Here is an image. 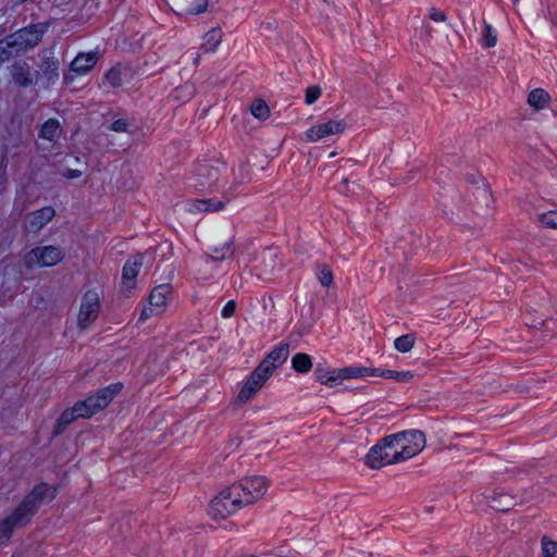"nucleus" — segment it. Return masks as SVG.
<instances>
[{
    "mask_svg": "<svg viewBox=\"0 0 557 557\" xmlns=\"http://www.w3.org/2000/svg\"><path fill=\"white\" fill-rule=\"evenodd\" d=\"M55 497V490L46 483L36 485L21 504L0 521V545L7 543L13 531L27 525L39 506Z\"/></svg>",
    "mask_w": 557,
    "mask_h": 557,
    "instance_id": "obj_1",
    "label": "nucleus"
},
{
    "mask_svg": "<svg viewBox=\"0 0 557 557\" xmlns=\"http://www.w3.org/2000/svg\"><path fill=\"white\" fill-rule=\"evenodd\" d=\"M122 383H112L99 389L95 395L87 397L85 400L75 403L72 408L65 409L54 425L53 435H61L65 429L76 419L90 418L95 413L104 409L122 391Z\"/></svg>",
    "mask_w": 557,
    "mask_h": 557,
    "instance_id": "obj_2",
    "label": "nucleus"
},
{
    "mask_svg": "<svg viewBox=\"0 0 557 557\" xmlns=\"http://www.w3.org/2000/svg\"><path fill=\"white\" fill-rule=\"evenodd\" d=\"M386 449L394 463L408 460L419 454L425 445V436L419 430H408L385 436Z\"/></svg>",
    "mask_w": 557,
    "mask_h": 557,
    "instance_id": "obj_3",
    "label": "nucleus"
},
{
    "mask_svg": "<svg viewBox=\"0 0 557 557\" xmlns=\"http://www.w3.org/2000/svg\"><path fill=\"white\" fill-rule=\"evenodd\" d=\"M47 28L48 26L41 23L29 25L8 36L5 41H0L4 53L9 54L8 60L37 46Z\"/></svg>",
    "mask_w": 557,
    "mask_h": 557,
    "instance_id": "obj_4",
    "label": "nucleus"
},
{
    "mask_svg": "<svg viewBox=\"0 0 557 557\" xmlns=\"http://www.w3.org/2000/svg\"><path fill=\"white\" fill-rule=\"evenodd\" d=\"M246 506L233 484L221 491L210 503L209 515L214 519H224Z\"/></svg>",
    "mask_w": 557,
    "mask_h": 557,
    "instance_id": "obj_5",
    "label": "nucleus"
},
{
    "mask_svg": "<svg viewBox=\"0 0 557 557\" xmlns=\"http://www.w3.org/2000/svg\"><path fill=\"white\" fill-rule=\"evenodd\" d=\"M64 258L62 248L58 246H41L33 248L24 257L25 265L33 267H52L61 262Z\"/></svg>",
    "mask_w": 557,
    "mask_h": 557,
    "instance_id": "obj_6",
    "label": "nucleus"
},
{
    "mask_svg": "<svg viewBox=\"0 0 557 557\" xmlns=\"http://www.w3.org/2000/svg\"><path fill=\"white\" fill-rule=\"evenodd\" d=\"M100 296L94 290H87L81 302L77 325L81 330L88 329L99 317L100 313Z\"/></svg>",
    "mask_w": 557,
    "mask_h": 557,
    "instance_id": "obj_7",
    "label": "nucleus"
},
{
    "mask_svg": "<svg viewBox=\"0 0 557 557\" xmlns=\"http://www.w3.org/2000/svg\"><path fill=\"white\" fill-rule=\"evenodd\" d=\"M233 486L240 494L244 504L250 505L260 499L269 487V482L264 476L245 478Z\"/></svg>",
    "mask_w": 557,
    "mask_h": 557,
    "instance_id": "obj_8",
    "label": "nucleus"
},
{
    "mask_svg": "<svg viewBox=\"0 0 557 557\" xmlns=\"http://www.w3.org/2000/svg\"><path fill=\"white\" fill-rule=\"evenodd\" d=\"M172 287L169 284H161L154 287L149 295V306L145 307L141 311L140 321H145L154 314H160L164 311Z\"/></svg>",
    "mask_w": 557,
    "mask_h": 557,
    "instance_id": "obj_9",
    "label": "nucleus"
},
{
    "mask_svg": "<svg viewBox=\"0 0 557 557\" xmlns=\"http://www.w3.org/2000/svg\"><path fill=\"white\" fill-rule=\"evenodd\" d=\"M270 376L271 375L267 373V370H263V368L258 366L239 391L238 399L242 403H246L251 399L252 396L264 385Z\"/></svg>",
    "mask_w": 557,
    "mask_h": 557,
    "instance_id": "obj_10",
    "label": "nucleus"
},
{
    "mask_svg": "<svg viewBox=\"0 0 557 557\" xmlns=\"http://www.w3.org/2000/svg\"><path fill=\"white\" fill-rule=\"evenodd\" d=\"M345 129V123L341 121H327L318 125L311 126L305 133L307 141L314 143L326 138L331 135L339 134Z\"/></svg>",
    "mask_w": 557,
    "mask_h": 557,
    "instance_id": "obj_11",
    "label": "nucleus"
},
{
    "mask_svg": "<svg viewBox=\"0 0 557 557\" xmlns=\"http://www.w3.org/2000/svg\"><path fill=\"white\" fill-rule=\"evenodd\" d=\"M289 356V345L287 343H281L275 346L268 356L260 362L259 367L267 370L270 375L273 374L275 369L282 366Z\"/></svg>",
    "mask_w": 557,
    "mask_h": 557,
    "instance_id": "obj_12",
    "label": "nucleus"
},
{
    "mask_svg": "<svg viewBox=\"0 0 557 557\" xmlns=\"http://www.w3.org/2000/svg\"><path fill=\"white\" fill-rule=\"evenodd\" d=\"M147 257H149L150 260L153 259L150 253L145 252L136 253L126 260L122 271V278L124 285H126L127 287H134L135 280L144 264V260Z\"/></svg>",
    "mask_w": 557,
    "mask_h": 557,
    "instance_id": "obj_13",
    "label": "nucleus"
},
{
    "mask_svg": "<svg viewBox=\"0 0 557 557\" xmlns=\"http://www.w3.org/2000/svg\"><path fill=\"white\" fill-rule=\"evenodd\" d=\"M55 215V210L51 206L44 207L27 215L25 230L28 233H37L47 225Z\"/></svg>",
    "mask_w": 557,
    "mask_h": 557,
    "instance_id": "obj_14",
    "label": "nucleus"
},
{
    "mask_svg": "<svg viewBox=\"0 0 557 557\" xmlns=\"http://www.w3.org/2000/svg\"><path fill=\"white\" fill-rule=\"evenodd\" d=\"M394 463L389 451L386 449L385 438L370 448L366 455V465L372 469H380L384 466Z\"/></svg>",
    "mask_w": 557,
    "mask_h": 557,
    "instance_id": "obj_15",
    "label": "nucleus"
},
{
    "mask_svg": "<svg viewBox=\"0 0 557 557\" xmlns=\"http://www.w3.org/2000/svg\"><path fill=\"white\" fill-rule=\"evenodd\" d=\"M376 368L368 367H345L341 369H333V374L337 375V385L348 379H359L366 376H375Z\"/></svg>",
    "mask_w": 557,
    "mask_h": 557,
    "instance_id": "obj_16",
    "label": "nucleus"
},
{
    "mask_svg": "<svg viewBox=\"0 0 557 557\" xmlns=\"http://www.w3.org/2000/svg\"><path fill=\"white\" fill-rule=\"evenodd\" d=\"M97 52L78 53L71 62V70L77 74L88 73L98 62Z\"/></svg>",
    "mask_w": 557,
    "mask_h": 557,
    "instance_id": "obj_17",
    "label": "nucleus"
},
{
    "mask_svg": "<svg viewBox=\"0 0 557 557\" xmlns=\"http://www.w3.org/2000/svg\"><path fill=\"white\" fill-rule=\"evenodd\" d=\"M11 75L14 83L21 87H28L34 83V75L26 62H15L11 66Z\"/></svg>",
    "mask_w": 557,
    "mask_h": 557,
    "instance_id": "obj_18",
    "label": "nucleus"
},
{
    "mask_svg": "<svg viewBox=\"0 0 557 557\" xmlns=\"http://www.w3.org/2000/svg\"><path fill=\"white\" fill-rule=\"evenodd\" d=\"M225 207V203L216 199H194L188 201L187 211L190 213L215 212Z\"/></svg>",
    "mask_w": 557,
    "mask_h": 557,
    "instance_id": "obj_19",
    "label": "nucleus"
},
{
    "mask_svg": "<svg viewBox=\"0 0 557 557\" xmlns=\"http://www.w3.org/2000/svg\"><path fill=\"white\" fill-rule=\"evenodd\" d=\"M127 72L128 69L126 66L122 65L121 63H116L106 72L103 84H107L112 88H119L123 85L124 77Z\"/></svg>",
    "mask_w": 557,
    "mask_h": 557,
    "instance_id": "obj_20",
    "label": "nucleus"
},
{
    "mask_svg": "<svg viewBox=\"0 0 557 557\" xmlns=\"http://www.w3.org/2000/svg\"><path fill=\"white\" fill-rule=\"evenodd\" d=\"M222 40V30L220 28H212L207 32L202 38V44L199 48L200 53L207 54L214 52L220 46Z\"/></svg>",
    "mask_w": 557,
    "mask_h": 557,
    "instance_id": "obj_21",
    "label": "nucleus"
},
{
    "mask_svg": "<svg viewBox=\"0 0 557 557\" xmlns=\"http://www.w3.org/2000/svg\"><path fill=\"white\" fill-rule=\"evenodd\" d=\"M61 133V126L57 119L47 120L39 132V137L49 141H54L59 138Z\"/></svg>",
    "mask_w": 557,
    "mask_h": 557,
    "instance_id": "obj_22",
    "label": "nucleus"
},
{
    "mask_svg": "<svg viewBox=\"0 0 557 557\" xmlns=\"http://www.w3.org/2000/svg\"><path fill=\"white\" fill-rule=\"evenodd\" d=\"M314 379L329 387L337 385V375L333 374V370L326 369L323 363L317 364L314 369Z\"/></svg>",
    "mask_w": 557,
    "mask_h": 557,
    "instance_id": "obj_23",
    "label": "nucleus"
},
{
    "mask_svg": "<svg viewBox=\"0 0 557 557\" xmlns=\"http://www.w3.org/2000/svg\"><path fill=\"white\" fill-rule=\"evenodd\" d=\"M59 63L58 61H48L46 66L42 69L41 79L46 88L55 84L59 79Z\"/></svg>",
    "mask_w": 557,
    "mask_h": 557,
    "instance_id": "obj_24",
    "label": "nucleus"
},
{
    "mask_svg": "<svg viewBox=\"0 0 557 557\" xmlns=\"http://www.w3.org/2000/svg\"><path fill=\"white\" fill-rule=\"evenodd\" d=\"M312 366V359L308 354L297 352L292 358V368L298 373H308Z\"/></svg>",
    "mask_w": 557,
    "mask_h": 557,
    "instance_id": "obj_25",
    "label": "nucleus"
},
{
    "mask_svg": "<svg viewBox=\"0 0 557 557\" xmlns=\"http://www.w3.org/2000/svg\"><path fill=\"white\" fill-rule=\"evenodd\" d=\"M375 376L392 379L396 382H410L414 374L411 371L382 370L376 368Z\"/></svg>",
    "mask_w": 557,
    "mask_h": 557,
    "instance_id": "obj_26",
    "label": "nucleus"
},
{
    "mask_svg": "<svg viewBox=\"0 0 557 557\" xmlns=\"http://www.w3.org/2000/svg\"><path fill=\"white\" fill-rule=\"evenodd\" d=\"M548 100L549 95L542 88L531 90L528 96V103L537 110L543 109Z\"/></svg>",
    "mask_w": 557,
    "mask_h": 557,
    "instance_id": "obj_27",
    "label": "nucleus"
},
{
    "mask_svg": "<svg viewBox=\"0 0 557 557\" xmlns=\"http://www.w3.org/2000/svg\"><path fill=\"white\" fill-rule=\"evenodd\" d=\"M315 276L319 283L323 287H330L333 283V272L331 268L325 263H318L314 270Z\"/></svg>",
    "mask_w": 557,
    "mask_h": 557,
    "instance_id": "obj_28",
    "label": "nucleus"
},
{
    "mask_svg": "<svg viewBox=\"0 0 557 557\" xmlns=\"http://www.w3.org/2000/svg\"><path fill=\"white\" fill-rule=\"evenodd\" d=\"M234 253V247L232 243H223L211 249L210 258L214 261H223Z\"/></svg>",
    "mask_w": 557,
    "mask_h": 557,
    "instance_id": "obj_29",
    "label": "nucleus"
},
{
    "mask_svg": "<svg viewBox=\"0 0 557 557\" xmlns=\"http://www.w3.org/2000/svg\"><path fill=\"white\" fill-rule=\"evenodd\" d=\"M198 176L206 177L208 180V182H205L201 178L199 180V185L202 188H206L207 186L211 187L212 183L218 180V169L205 164L199 169Z\"/></svg>",
    "mask_w": 557,
    "mask_h": 557,
    "instance_id": "obj_30",
    "label": "nucleus"
},
{
    "mask_svg": "<svg viewBox=\"0 0 557 557\" xmlns=\"http://www.w3.org/2000/svg\"><path fill=\"white\" fill-rule=\"evenodd\" d=\"M416 343V336L412 333L401 335L394 341V347L399 352L410 351Z\"/></svg>",
    "mask_w": 557,
    "mask_h": 557,
    "instance_id": "obj_31",
    "label": "nucleus"
},
{
    "mask_svg": "<svg viewBox=\"0 0 557 557\" xmlns=\"http://www.w3.org/2000/svg\"><path fill=\"white\" fill-rule=\"evenodd\" d=\"M250 112L255 117L261 121H264L270 116V108L264 100L253 101L250 107Z\"/></svg>",
    "mask_w": 557,
    "mask_h": 557,
    "instance_id": "obj_32",
    "label": "nucleus"
},
{
    "mask_svg": "<svg viewBox=\"0 0 557 557\" xmlns=\"http://www.w3.org/2000/svg\"><path fill=\"white\" fill-rule=\"evenodd\" d=\"M497 42V33L496 30L488 24L484 26L482 34V46L485 48H492Z\"/></svg>",
    "mask_w": 557,
    "mask_h": 557,
    "instance_id": "obj_33",
    "label": "nucleus"
},
{
    "mask_svg": "<svg viewBox=\"0 0 557 557\" xmlns=\"http://www.w3.org/2000/svg\"><path fill=\"white\" fill-rule=\"evenodd\" d=\"M209 4V0H191L188 7L184 10V13L197 15L203 13Z\"/></svg>",
    "mask_w": 557,
    "mask_h": 557,
    "instance_id": "obj_34",
    "label": "nucleus"
},
{
    "mask_svg": "<svg viewBox=\"0 0 557 557\" xmlns=\"http://www.w3.org/2000/svg\"><path fill=\"white\" fill-rule=\"evenodd\" d=\"M542 552L543 557H557V542L547 539L546 536L542 537Z\"/></svg>",
    "mask_w": 557,
    "mask_h": 557,
    "instance_id": "obj_35",
    "label": "nucleus"
},
{
    "mask_svg": "<svg viewBox=\"0 0 557 557\" xmlns=\"http://www.w3.org/2000/svg\"><path fill=\"white\" fill-rule=\"evenodd\" d=\"M543 226L557 230V211H548L540 216Z\"/></svg>",
    "mask_w": 557,
    "mask_h": 557,
    "instance_id": "obj_36",
    "label": "nucleus"
},
{
    "mask_svg": "<svg viewBox=\"0 0 557 557\" xmlns=\"http://www.w3.org/2000/svg\"><path fill=\"white\" fill-rule=\"evenodd\" d=\"M322 90L319 86H310L306 89L305 102L314 103L321 97Z\"/></svg>",
    "mask_w": 557,
    "mask_h": 557,
    "instance_id": "obj_37",
    "label": "nucleus"
},
{
    "mask_svg": "<svg viewBox=\"0 0 557 557\" xmlns=\"http://www.w3.org/2000/svg\"><path fill=\"white\" fill-rule=\"evenodd\" d=\"M429 17L436 23H442L447 20L445 12L432 7L429 9Z\"/></svg>",
    "mask_w": 557,
    "mask_h": 557,
    "instance_id": "obj_38",
    "label": "nucleus"
},
{
    "mask_svg": "<svg viewBox=\"0 0 557 557\" xmlns=\"http://www.w3.org/2000/svg\"><path fill=\"white\" fill-rule=\"evenodd\" d=\"M236 302L235 300H228L221 310V315L224 319H228L235 314Z\"/></svg>",
    "mask_w": 557,
    "mask_h": 557,
    "instance_id": "obj_39",
    "label": "nucleus"
},
{
    "mask_svg": "<svg viewBox=\"0 0 557 557\" xmlns=\"http://www.w3.org/2000/svg\"><path fill=\"white\" fill-rule=\"evenodd\" d=\"M127 127H128V123L125 119H117L110 126V128L112 131L117 132V133L126 132Z\"/></svg>",
    "mask_w": 557,
    "mask_h": 557,
    "instance_id": "obj_40",
    "label": "nucleus"
},
{
    "mask_svg": "<svg viewBox=\"0 0 557 557\" xmlns=\"http://www.w3.org/2000/svg\"><path fill=\"white\" fill-rule=\"evenodd\" d=\"M82 175V172L79 170H69L66 173L67 178H77Z\"/></svg>",
    "mask_w": 557,
    "mask_h": 557,
    "instance_id": "obj_41",
    "label": "nucleus"
},
{
    "mask_svg": "<svg viewBox=\"0 0 557 557\" xmlns=\"http://www.w3.org/2000/svg\"><path fill=\"white\" fill-rule=\"evenodd\" d=\"M8 55L9 54L4 53L2 45L0 44V63L8 61Z\"/></svg>",
    "mask_w": 557,
    "mask_h": 557,
    "instance_id": "obj_42",
    "label": "nucleus"
},
{
    "mask_svg": "<svg viewBox=\"0 0 557 557\" xmlns=\"http://www.w3.org/2000/svg\"><path fill=\"white\" fill-rule=\"evenodd\" d=\"M277 555L283 557L282 553H278ZM295 555H297V553H293L290 556H284V557H295Z\"/></svg>",
    "mask_w": 557,
    "mask_h": 557,
    "instance_id": "obj_43",
    "label": "nucleus"
},
{
    "mask_svg": "<svg viewBox=\"0 0 557 557\" xmlns=\"http://www.w3.org/2000/svg\"><path fill=\"white\" fill-rule=\"evenodd\" d=\"M324 2H326L327 0H323Z\"/></svg>",
    "mask_w": 557,
    "mask_h": 557,
    "instance_id": "obj_44",
    "label": "nucleus"
}]
</instances>
